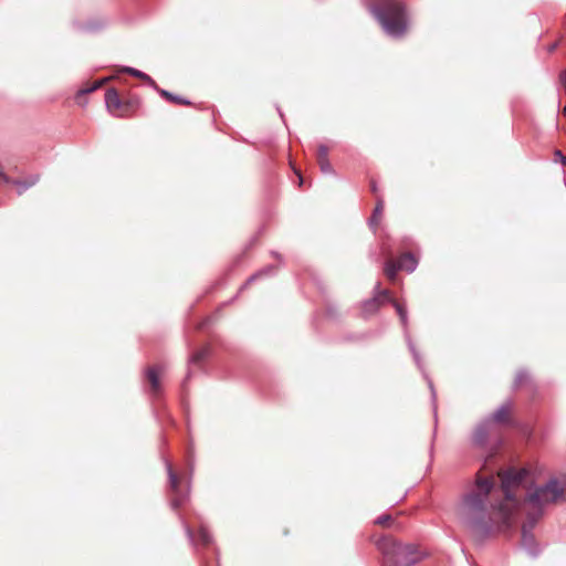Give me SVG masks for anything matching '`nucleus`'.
I'll use <instances>...</instances> for the list:
<instances>
[{
    "label": "nucleus",
    "mask_w": 566,
    "mask_h": 566,
    "mask_svg": "<svg viewBox=\"0 0 566 566\" xmlns=\"http://www.w3.org/2000/svg\"><path fill=\"white\" fill-rule=\"evenodd\" d=\"M146 376H147V379L150 382L153 391L155 394L158 392L159 389H160V385H159V373H158L157 367L148 368L147 371H146Z\"/></svg>",
    "instance_id": "2eb2a0df"
},
{
    "label": "nucleus",
    "mask_w": 566,
    "mask_h": 566,
    "mask_svg": "<svg viewBox=\"0 0 566 566\" xmlns=\"http://www.w3.org/2000/svg\"><path fill=\"white\" fill-rule=\"evenodd\" d=\"M398 268L407 272H413L417 269L418 261L412 253L402 254L397 261Z\"/></svg>",
    "instance_id": "ddd939ff"
},
{
    "label": "nucleus",
    "mask_w": 566,
    "mask_h": 566,
    "mask_svg": "<svg viewBox=\"0 0 566 566\" xmlns=\"http://www.w3.org/2000/svg\"><path fill=\"white\" fill-rule=\"evenodd\" d=\"M274 266H265L264 269H262L261 271H259L258 273H255L254 275H252L248 283H251L253 282L254 280L261 277V276H264V275H269L271 274L273 271H274Z\"/></svg>",
    "instance_id": "5701e85b"
},
{
    "label": "nucleus",
    "mask_w": 566,
    "mask_h": 566,
    "mask_svg": "<svg viewBox=\"0 0 566 566\" xmlns=\"http://www.w3.org/2000/svg\"><path fill=\"white\" fill-rule=\"evenodd\" d=\"M0 179L2 182L7 185H13L18 188V195H22L27 189L31 188L39 181L38 175H31L22 180L11 179L4 171L0 168Z\"/></svg>",
    "instance_id": "9d476101"
},
{
    "label": "nucleus",
    "mask_w": 566,
    "mask_h": 566,
    "mask_svg": "<svg viewBox=\"0 0 566 566\" xmlns=\"http://www.w3.org/2000/svg\"><path fill=\"white\" fill-rule=\"evenodd\" d=\"M382 209H384V201L381 198H377L376 207H375L373 216L369 220V223L371 227L376 226L379 222L381 213H382Z\"/></svg>",
    "instance_id": "a211bd4d"
},
{
    "label": "nucleus",
    "mask_w": 566,
    "mask_h": 566,
    "mask_svg": "<svg viewBox=\"0 0 566 566\" xmlns=\"http://www.w3.org/2000/svg\"><path fill=\"white\" fill-rule=\"evenodd\" d=\"M528 379V374L525 370H520L516 374L514 386L520 387Z\"/></svg>",
    "instance_id": "b1692460"
},
{
    "label": "nucleus",
    "mask_w": 566,
    "mask_h": 566,
    "mask_svg": "<svg viewBox=\"0 0 566 566\" xmlns=\"http://www.w3.org/2000/svg\"><path fill=\"white\" fill-rule=\"evenodd\" d=\"M560 81L565 84L566 86V70L562 71L560 73Z\"/></svg>",
    "instance_id": "c756f323"
},
{
    "label": "nucleus",
    "mask_w": 566,
    "mask_h": 566,
    "mask_svg": "<svg viewBox=\"0 0 566 566\" xmlns=\"http://www.w3.org/2000/svg\"><path fill=\"white\" fill-rule=\"evenodd\" d=\"M510 407H511V403L510 402H505L503 405H501L493 413L492 416L489 418L492 423L494 424L495 422L496 423H503L505 422L507 419H509V413H510Z\"/></svg>",
    "instance_id": "4468645a"
},
{
    "label": "nucleus",
    "mask_w": 566,
    "mask_h": 566,
    "mask_svg": "<svg viewBox=\"0 0 566 566\" xmlns=\"http://www.w3.org/2000/svg\"><path fill=\"white\" fill-rule=\"evenodd\" d=\"M182 525H184V528H185V532H186V535H187L189 542L191 544H193L195 543V533H193V531L191 530V527L187 523L182 522Z\"/></svg>",
    "instance_id": "bb28decb"
},
{
    "label": "nucleus",
    "mask_w": 566,
    "mask_h": 566,
    "mask_svg": "<svg viewBox=\"0 0 566 566\" xmlns=\"http://www.w3.org/2000/svg\"><path fill=\"white\" fill-rule=\"evenodd\" d=\"M123 72L128 73L135 77L142 78V80L146 81L147 83H149V85H151L153 87L157 88L155 81L149 75H147L146 73H144L137 69L126 66L123 69Z\"/></svg>",
    "instance_id": "dca6fc26"
},
{
    "label": "nucleus",
    "mask_w": 566,
    "mask_h": 566,
    "mask_svg": "<svg viewBox=\"0 0 566 566\" xmlns=\"http://www.w3.org/2000/svg\"><path fill=\"white\" fill-rule=\"evenodd\" d=\"M381 294L385 296L387 303L392 304V306L395 307V310H396V312H397V314H398V316L400 318V322H401V324L403 326V334H405V339L407 342L408 348H409V350H410V353H411V355L413 357V360H415L416 365L422 371L424 378L428 381V386L430 388L431 397H432V400H433L434 417H437V406H436V398H437V396H436V390H434L432 380L428 377V375L423 370V363H422L421 356H420L419 352L417 350L413 342L411 340V337H410V334H409V331H408V313H407V310H406V307L402 304H400L399 302L395 301L390 296L388 290H384L381 292Z\"/></svg>",
    "instance_id": "423d86ee"
},
{
    "label": "nucleus",
    "mask_w": 566,
    "mask_h": 566,
    "mask_svg": "<svg viewBox=\"0 0 566 566\" xmlns=\"http://www.w3.org/2000/svg\"><path fill=\"white\" fill-rule=\"evenodd\" d=\"M208 356V349L207 348H202L198 352H196L191 357H190V363L191 364H199L201 360H203L206 357Z\"/></svg>",
    "instance_id": "4be33fe9"
},
{
    "label": "nucleus",
    "mask_w": 566,
    "mask_h": 566,
    "mask_svg": "<svg viewBox=\"0 0 566 566\" xmlns=\"http://www.w3.org/2000/svg\"><path fill=\"white\" fill-rule=\"evenodd\" d=\"M476 485L479 491L468 494L463 500L461 521L474 537L482 539L493 531V520L485 506L493 488V480L489 478L479 479Z\"/></svg>",
    "instance_id": "f257e3e1"
},
{
    "label": "nucleus",
    "mask_w": 566,
    "mask_h": 566,
    "mask_svg": "<svg viewBox=\"0 0 566 566\" xmlns=\"http://www.w3.org/2000/svg\"><path fill=\"white\" fill-rule=\"evenodd\" d=\"M385 33L391 38H400L407 31V14L400 0H384L371 8Z\"/></svg>",
    "instance_id": "7ed1b4c3"
},
{
    "label": "nucleus",
    "mask_w": 566,
    "mask_h": 566,
    "mask_svg": "<svg viewBox=\"0 0 566 566\" xmlns=\"http://www.w3.org/2000/svg\"><path fill=\"white\" fill-rule=\"evenodd\" d=\"M191 452H192V451H191V449H190V450H189V467H190V471H192V469H193V468H192V465H193V464H192V460H191V457H192V455H191ZM191 473H192V472H190V474H191Z\"/></svg>",
    "instance_id": "2f4dec72"
},
{
    "label": "nucleus",
    "mask_w": 566,
    "mask_h": 566,
    "mask_svg": "<svg viewBox=\"0 0 566 566\" xmlns=\"http://www.w3.org/2000/svg\"><path fill=\"white\" fill-rule=\"evenodd\" d=\"M318 165L323 174H334V169L328 159L319 160Z\"/></svg>",
    "instance_id": "393cba45"
},
{
    "label": "nucleus",
    "mask_w": 566,
    "mask_h": 566,
    "mask_svg": "<svg viewBox=\"0 0 566 566\" xmlns=\"http://www.w3.org/2000/svg\"><path fill=\"white\" fill-rule=\"evenodd\" d=\"M159 94L165 97L166 99H168L169 102H172L175 104H180V105H188L190 104V102L179 95H175L166 90H158Z\"/></svg>",
    "instance_id": "f3484780"
},
{
    "label": "nucleus",
    "mask_w": 566,
    "mask_h": 566,
    "mask_svg": "<svg viewBox=\"0 0 566 566\" xmlns=\"http://www.w3.org/2000/svg\"><path fill=\"white\" fill-rule=\"evenodd\" d=\"M556 46H557V44H556V43L552 44V45L549 46L548 51H549V52H553V51L556 49Z\"/></svg>",
    "instance_id": "473e14b6"
},
{
    "label": "nucleus",
    "mask_w": 566,
    "mask_h": 566,
    "mask_svg": "<svg viewBox=\"0 0 566 566\" xmlns=\"http://www.w3.org/2000/svg\"><path fill=\"white\" fill-rule=\"evenodd\" d=\"M105 104L109 113L114 116H122V101L118 93L114 88H109L105 93Z\"/></svg>",
    "instance_id": "f8f14e48"
},
{
    "label": "nucleus",
    "mask_w": 566,
    "mask_h": 566,
    "mask_svg": "<svg viewBox=\"0 0 566 566\" xmlns=\"http://www.w3.org/2000/svg\"><path fill=\"white\" fill-rule=\"evenodd\" d=\"M564 501H566V481H559L556 478H552L544 485L535 488L526 496V502L537 510V513L533 515L538 516V518L546 505Z\"/></svg>",
    "instance_id": "39448f33"
},
{
    "label": "nucleus",
    "mask_w": 566,
    "mask_h": 566,
    "mask_svg": "<svg viewBox=\"0 0 566 566\" xmlns=\"http://www.w3.org/2000/svg\"><path fill=\"white\" fill-rule=\"evenodd\" d=\"M494 427L495 424H493L490 419H485L479 423L472 436L473 443L478 447H483L488 441V437L494 432Z\"/></svg>",
    "instance_id": "9b49d317"
},
{
    "label": "nucleus",
    "mask_w": 566,
    "mask_h": 566,
    "mask_svg": "<svg viewBox=\"0 0 566 566\" xmlns=\"http://www.w3.org/2000/svg\"><path fill=\"white\" fill-rule=\"evenodd\" d=\"M328 159V147L326 145H319L317 148V161Z\"/></svg>",
    "instance_id": "a878e982"
},
{
    "label": "nucleus",
    "mask_w": 566,
    "mask_h": 566,
    "mask_svg": "<svg viewBox=\"0 0 566 566\" xmlns=\"http://www.w3.org/2000/svg\"><path fill=\"white\" fill-rule=\"evenodd\" d=\"M370 188H371V191H373L374 193H376V192H377V185H376V182H375V181H371V182H370Z\"/></svg>",
    "instance_id": "7c9ffc66"
},
{
    "label": "nucleus",
    "mask_w": 566,
    "mask_h": 566,
    "mask_svg": "<svg viewBox=\"0 0 566 566\" xmlns=\"http://www.w3.org/2000/svg\"><path fill=\"white\" fill-rule=\"evenodd\" d=\"M555 157L559 158L562 164L566 166V156H564L560 150H555Z\"/></svg>",
    "instance_id": "c85d7f7f"
},
{
    "label": "nucleus",
    "mask_w": 566,
    "mask_h": 566,
    "mask_svg": "<svg viewBox=\"0 0 566 566\" xmlns=\"http://www.w3.org/2000/svg\"><path fill=\"white\" fill-rule=\"evenodd\" d=\"M382 291L384 290H380V283H377L375 285L374 296L363 303L361 308L365 317L375 314L384 303H387L385 296L381 294Z\"/></svg>",
    "instance_id": "1a4fd4ad"
},
{
    "label": "nucleus",
    "mask_w": 566,
    "mask_h": 566,
    "mask_svg": "<svg viewBox=\"0 0 566 566\" xmlns=\"http://www.w3.org/2000/svg\"><path fill=\"white\" fill-rule=\"evenodd\" d=\"M386 566H413L423 554L412 544H402L392 537H381L376 543Z\"/></svg>",
    "instance_id": "20e7f679"
},
{
    "label": "nucleus",
    "mask_w": 566,
    "mask_h": 566,
    "mask_svg": "<svg viewBox=\"0 0 566 566\" xmlns=\"http://www.w3.org/2000/svg\"><path fill=\"white\" fill-rule=\"evenodd\" d=\"M198 535L200 543L205 546L209 545L212 542V535L203 526L200 527Z\"/></svg>",
    "instance_id": "412c9836"
},
{
    "label": "nucleus",
    "mask_w": 566,
    "mask_h": 566,
    "mask_svg": "<svg viewBox=\"0 0 566 566\" xmlns=\"http://www.w3.org/2000/svg\"><path fill=\"white\" fill-rule=\"evenodd\" d=\"M526 475L527 471L525 469H510L501 475L504 500L493 507L500 521L499 528H507L511 526L512 515L520 505L518 500L514 496V490L521 485Z\"/></svg>",
    "instance_id": "f03ea898"
},
{
    "label": "nucleus",
    "mask_w": 566,
    "mask_h": 566,
    "mask_svg": "<svg viewBox=\"0 0 566 566\" xmlns=\"http://www.w3.org/2000/svg\"><path fill=\"white\" fill-rule=\"evenodd\" d=\"M166 469L169 478V485L171 491L174 492V497L171 500V506L172 509H178L188 499L189 495V489L187 492L182 493L179 490V479L175 471L172 470V467L169 461L166 460Z\"/></svg>",
    "instance_id": "0eeeda50"
},
{
    "label": "nucleus",
    "mask_w": 566,
    "mask_h": 566,
    "mask_svg": "<svg viewBox=\"0 0 566 566\" xmlns=\"http://www.w3.org/2000/svg\"><path fill=\"white\" fill-rule=\"evenodd\" d=\"M537 520L538 516L528 514L527 522L522 527V545L533 556H536L538 554V547L532 534V530L535 526Z\"/></svg>",
    "instance_id": "6e6552de"
},
{
    "label": "nucleus",
    "mask_w": 566,
    "mask_h": 566,
    "mask_svg": "<svg viewBox=\"0 0 566 566\" xmlns=\"http://www.w3.org/2000/svg\"><path fill=\"white\" fill-rule=\"evenodd\" d=\"M108 81V77H105V78H102L99 81H96L94 84H92L91 86H87V87H84L82 90L78 91V97L81 95H85V94H88V93H92L94 91H96L97 88H99L105 82Z\"/></svg>",
    "instance_id": "aec40b11"
},
{
    "label": "nucleus",
    "mask_w": 566,
    "mask_h": 566,
    "mask_svg": "<svg viewBox=\"0 0 566 566\" xmlns=\"http://www.w3.org/2000/svg\"><path fill=\"white\" fill-rule=\"evenodd\" d=\"M399 270L400 269L398 268V263L395 261H388L385 265V273L389 280H395Z\"/></svg>",
    "instance_id": "6ab92c4d"
},
{
    "label": "nucleus",
    "mask_w": 566,
    "mask_h": 566,
    "mask_svg": "<svg viewBox=\"0 0 566 566\" xmlns=\"http://www.w3.org/2000/svg\"><path fill=\"white\" fill-rule=\"evenodd\" d=\"M388 521H390V515H380L376 518L375 523L378 525H385Z\"/></svg>",
    "instance_id": "cd10ccee"
}]
</instances>
